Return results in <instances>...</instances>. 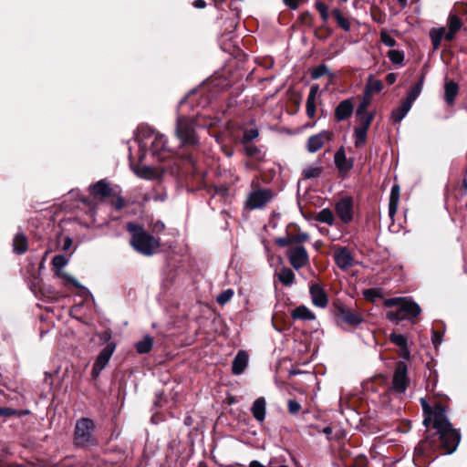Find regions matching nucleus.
I'll return each mask as SVG.
<instances>
[{
	"instance_id": "f257e3e1",
	"label": "nucleus",
	"mask_w": 467,
	"mask_h": 467,
	"mask_svg": "<svg viewBox=\"0 0 467 467\" xmlns=\"http://www.w3.org/2000/svg\"><path fill=\"white\" fill-rule=\"evenodd\" d=\"M420 403L426 415L423 423L428 428L431 422L435 432L427 435L415 447L414 461L419 466L423 465V462L420 461L421 457H429L431 453L438 450H443L444 454L452 453L457 449L461 441V434L449 421L444 407L437 405L432 410L424 399H420Z\"/></svg>"
},
{
	"instance_id": "f03ea898",
	"label": "nucleus",
	"mask_w": 467,
	"mask_h": 467,
	"mask_svg": "<svg viewBox=\"0 0 467 467\" xmlns=\"http://www.w3.org/2000/svg\"><path fill=\"white\" fill-rule=\"evenodd\" d=\"M217 122V119L202 115H197L196 118L179 115L176 119L175 134L182 145L194 146L199 143L196 127L212 128Z\"/></svg>"
},
{
	"instance_id": "7ed1b4c3",
	"label": "nucleus",
	"mask_w": 467,
	"mask_h": 467,
	"mask_svg": "<svg viewBox=\"0 0 467 467\" xmlns=\"http://www.w3.org/2000/svg\"><path fill=\"white\" fill-rule=\"evenodd\" d=\"M127 228L131 234L130 244L138 253L150 256L158 251L159 239L148 234L141 226L130 223Z\"/></svg>"
},
{
	"instance_id": "20e7f679",
	"label": "nucleus",
	"mask_w": 467,
	"mask_h": 467,
	"mask_svg": "<svg viewBox=\"0 0 467 467\" xmlns=\"http://www.w3.org/2000/svg\"><path fill=\"white\" fill-rule=\"evenodd\" d=\"M384 306L387 307H397V310L388 311L386 315L389 320L394 322L405 319L411 320L418 317L421 311L417 303L403 297L388 298L384 301Z\"/></svg>"
},
{
	"instance_id": "39448f33",
	"label": "nucleus",
	"mask_w": 467,
	"mask_h": 467,
	"mask_svg": "<svg viewBox=\"0 0 467 467\" xmlns=\"http://www.w3.org/2000/svg\"><path fill=\"white\" fill-rule=\"evenodd\" d=\"M143 147H149L150 153L156 159L162 161L171 155L164 135L152 132L142 140Z\"/></svg>"
},
{
	"instance_id": "423d86ee",
	"label": "nucleus",
	"mask_w": 467,
	"mask_h": 467,
	"mask_svg": "<svg viewBox=\"0 0 467 467\" xmlns=\"http://www.w3.org/2000/svg\"><path fill=\"white\" fill-rule=\"evenodd\" d=\"M94 422L90 419L82 418L76 423L75 442L78 446H88L93 442L92 431Z\"/></svg>"
},
{
	"instance_id": "0eeeda50",
	"label": "nucleus",
	"mask_w": 467,
	"mask_h": 467,
	"mask_svg": "<svg viewBox=\"0 0 467 467\" xmlns=\"http://www.w3.org/2000/svg\"><path fill=\"white\" fill-rule=\"evenodd\" d=\"M273 196L270 189H254L247 197L246 206L251 210L261 209L272 200Z\"/></svg>"
},
{
	"instance_id": "6e6552de",
	"label": "nucleus",
	"mask_w": 467,
	"mask_h": 467,
	"mask_svg": "<svg viewBox=\"0 0 467 467\" xmlns=\"http://www.w3.org/2000/svg\"><path fill=\"white\" fill-rule=\"evenodd\" d=\"M286 255L289 263L296 270L306 266L309 262L308 254L303 245L289 246Z\"/></svg>"
},
{
	"instance_id": "1a4fd4ad",
	"label": "nucleus",
	"mask_w": 467,
	"mask_h": 467,
	"mask_svg": "<svg viewBox=\"0 0 467 467\" xmlns=\"http://www.w3.org/2000/svg\"><path fill=\"white\" fill-rule=\"evenodd\" d=\"M408 367L404 362H398L392 379V390L403 394L408 387L409 379L407 377Z\"/></svg>"
},
{
	"instance_id": "9d476101",
	"label": "nucleus",
	"mask_w": 467,
	"mask_h": 467,
	"mask_svg": "<svg viewBox=\"0 0 467 467\" xmlns=\"http://www.w3.org/2000/svg\"><path fill=\"white\" fill-rule=\"evenodd\" d=\"M116 348V345L113 342L108 343L105 348L99 352L92 368L93 378H98L100 372L109 363L111 356L113 355Z\"/></svg>"
},
{
	"instance_id": "9b49d317",
	"label": "nucleus",
	"mask_w": 467,
	"mask_h": 467,
	"mask_svg": "<svg viewBox=\"0 0 467 467\" xmlns=\"http://www.w3.org/2000/svg\"><path fill=\"white\" fill-rule=\"evenodd\" d=\"M336 265L341 270H348L355 265V259L350 251L346 247H340L334 252Z\"/></svg>"
},
{
	"instance_id": "f8f14e48",
	"label": "nucleus",
	"mask_w": 467,
	"mask_h": 467,
	"mask_svg": "<svg viewBox=\"0 0 467 467\" xmlns=\"http://www.w3.org/2000/svg\"><path fill=\"white\" fill-rule=\"evenodd\" d=\"M352 199L349 197L342 198L336 204V211L338 217L345 223H349L353 217Z\"/></svg>"
},
{
	"instance_id": "ddd939ff",
	"label": "nucleus",
	"mask_w": 467,
	"mask_h": 467,
	"mask_svg": "<svg viewBox=\"0 0 467 467\" xmlns=\"http://www.w3.org/2000/svg\"><path fill=\"white\" fill-rule=\"evenodd\" d=\"M337 312L338 317L350 326H358L363 322L362 316L349 307L341 306L337 309Z\"/></svg>"
},
{
	"instance_id": "4468645a",
	"label": "nucleus",
	"mask_w": 467,
	"mask_h": 467,
	"mask_svg": "<svg viewBox=\"0 0 467 467\" xmlns=\"http://www.w3.org/2000/svg\"><path fill=\"white\" fill-rule=\"evenodd\" d=\"M330 140V133L328 131H322L318 134L311 136L306 144V148L310 152L319 150L326 141Z\"/></svg>"
},
{
	"instance_id": "2eb2a0df",
	"label": "nucleus",
	"mask_w": 467,
	"mask_h": 467,
	"mask_svg": "<svg viewBox=\"0 0 467 467\" xmlns=\"http://www.w3.org/2000/svg\"><path fill=\"white\" fill-rule=\"evenodd\" d=\"M354 110V104L351 99L341 101L335 109V118L342 121L349 118Z\"/></svg>"
},
{
	"instance_id": "dca6fc26",
	"label": "nucleus",
	"mask_w": 467,
	"mask_h": 467,
	"mask_svg": "<svg viewBox=\"0 0 467 467\" xmlns=\"http://www.w3.org/2000/svg\"><path fill=\"white\" fill-rule=\"evenodd\" d=\"M312 302L315 306L318 307H326L327 305V296L325 293L324 289L317 284H314L310 286L309 289Z\"/></svg>"
},
{
	"instance_id": "f3484780",
	"label": "nucleus",
	"mask_w": 467,
	"mask_h": 467,
	"mask_svg": "<svg viewBox=\"0 0 467 467\" xmlns=\"http://www.w3.org/2000/svg\"><path fill=\"white\" fill-rule=\"evenodd\" d=\"M131 169L138 177L145 180L156 179L161 174L159 170L147 165H131Z\"/></svg>"
},
{
	"instance_id": "a211bd4d",
	"label": "nucleus",
	"mask_w": 467,
	"mask_h": 467,
	"mask_svg": "<svg viewBox=\"0 0 467 467\" xmlns=\"http://www.w3.org/2000/svg\"><path fill=\"white\" fill-rule=\"evenodd\" d=\"M248 360H249L248 354L244 350H240L233 361V366H232L233 374H234V375L242 374L248 365Z\"/></svg>"
},
{
	"instance_id": "6ab92c4d",
	"label": "nucleus",
	"mask_w": 467,
	"mask_h": 467,
	"mask_svg": "<svg viewBox=\"0 0 467 467\" xmlns=\"http://www.w3.org/2000/svg\"><path fill=\"white\" fill-rule=\"evenodd\" d=\"M254 418L259 422H263L265 419L266 402L265 398L260 397L254 401L251 409Z\"/></svg>"
},
{
	"instance_id": "aec40b11",
	"label": "nucleus",
	"mask_w": 467,
	"mask_h": 467,
	"mask_svg": "<svg viewBox=\"0 0 467 467\" xmlns=\"http://www.w3.org/2000/svg\"><path fill=\"white\" fill-rule=\"evenodd\" d=\"M334 160L335 164L340 172H347L353 166L352 161L347 159L343 149H340L336 152Z\"/></svg>"
},
{
	"instance_id": "412c9836",
	"label": "nucleus",
	"mask_w": 467,
	"mask_h": 467,
	"mask_svg": "<svg viewBox=\"0 0 467 467\" xmlns=\"http://www.w3.org/2000/svg\"><path fill=\"white\" fill-rule=\"evenodd\" d=\"M400 191V186L398 184L392 185L389 202V214L391 218L394 217L398 210Z\"/></svg>"
},
{
	"instance_id": "4be33fe9",
	"label": "nucleus",
	"mask_w": 467,
	"mask_h": 467,
	"mask_svg": "<svg viewBox=\"0 0 467 467\" xmlns=\"http://www.w3.org/2000/svg\"><path fill=\"white\" fill-rule=\"evenodd\" d=\"M459 86L456 82L451 80L445 84L444 87V99L448 105H452L458 94Z\"/></svg>"
},
{
	"instance_id": "5701e85b",
	"label": "nucleus",
	"mask_w": 467,
	"mask_h": 467,
	"mask_svg": "<svg viewBox=\"0 0 467 467\" xmlns=\"http://www.w3.org/2000/svg\"><path fill=\"white\" fill-rule=\"evenodd\" d=\"M411 105L407 101H403L400 106L394 109L391 113V118L395 123L400 122L404 117L408 114Z\"/></svg>"
},
{
	"instance_id": "b1692460",
	"label": "nucleus",
	"mask_w": 467,
	"mask_h": 467,
	"mask_svg": "<svg viewBox=\"0 0 467 467\" xmlns=\"http://www.w3.org/2000/svg\"><path fill=\"white\" fill-rule=\"evenodd\" d=\"M153 347V338L146 335L143 338L135 344L136 350L139 354L149 353Z\"/></svg>"
},
{
	"instance_id": "393cba45",
	"label": "nucleus",
	"mask_w": 467,
	"mask_h": 467,
	"mask_svg": "<svg viewBox=\"0 0 467 467\" xmlns=\"http://www.w3.org/2000/svg\"><path fill=\"white\" fill-rule=\"evenodd\" d=\"M13 246L16 254H24L27 250V239L24 234L18 233L16 234Z\"/></svg>"
},
{
	"instance_id": "a878e982",
	"label": "nucleus",
	"mask_w": 467,
	"mask_h": 467,
	"mask_svg": "<svg viewBox=\"0 0 467 467\" xmlns=\"http://www.w3.org/2000/svg\"><path fill=\"white\" fill-rule=\"evenodd\" d=\"M292 317L294 319H301V320L315 319V315L305 306H300L295 308L292 312Z\"/></svg>"
},
{
	"instance_id": "bb28decb",
	"label": "nucleus",
	"mask_w": 467,
	"mask_h": 467,
	"mask_svg": "<svg viewBox=\"0 0 467 467\" xmlns=\"http://www.w3.org/2000/svg\"><path fill=\"white\" fill-rule=\"evenodd\" d=\"M277 276L279 281L286 286L291 285L295 281V274L288 267H283Z\"/></svg>"
},
{
	"instance_id": "cd10ccee",
	"label": "nucleus",
	"mask_w": 467,
	"mask_h": 467,
	"mask_svg": "<svg viewBox=\"0 0 467 467\" xmlns=\"http://www.w3.org/2000/svg\"><path fill=\"white\" fill-rule=\"evenodd\" d=\"M90 190H91L92 194L99 195V196H107L109 194V192H110L109 184L103 180L91 185Z\"/></svg>"
},
{
	"instance_id": "c85d7f7f",
	"label": "nucleus",
	"mask_w": 467,
	"mask_h": 467,
	"mask_svg": "<svg viewBox=\"0 0 467 467\" xmlns=\"http://www.w3.org/2000/svg\"><path fill=\"white\" fill-rule=\"evenodd\" d=\"M368 129L356 127L354 130V144L357 148L362 147L367 141Z\"/></svg>"
},
{
	"instance_id": "c756f323",
	"label": "nucleus",
	"mask_w": 467,
	"mask_h": 467,
	"mask_svg": "<svg viewBox=\"0 0 467 467\" xmlns=\"http://www.w3.org/2000/svg\"><path fill=\"white\" fill-rule=\"evenodd\" d=\"M444 33H445V29L443 27L433 28L431 30L430 37L431 39L432 46H433L434 49L439 48V47L441 45V41L444 36Z\"/></svg>"
},
{
	"instance_id": "7c9ffc66",
	"label": "nucleus",
	"mask_w": 467,
	"mask_h": 467,
	"mask_svg": "<svg viewBox=\"0 0 467 467\" xmlns=\"http://www.w3.org/2000/svg\"><path fill=\"white\" fill-rule=\"evenodd\" d=\"M422 84L423 80L420 79L419 82H417L411 90L408 93L407 98L405 101L409 102L412 106L413 102L417 99V98L420 96L421 90H422Z\"/></svg>"
},
{
	"instance_id": "2f4dec72",
	"label": "nucleus",
	"mask_w": 467,
	"mask_h": 467,
	"mask_svg": "<svg viewBox=\"0 0 467 467\" xmlns=\"http://www.w3.org/2000/svg\"><path fill=\"white\" fill-rule=\"evenodd\" d=\"M317 220L320 223L332 225L334 223V214L331 210L323 209L318 213Z\"/></svg>"
},
{
	"instance_id": "473e14b6",
	"label": "nucleus",
	"mask_w": 467,
	"mask_h": 467,
	"mask_svg": "<svg viewBox=\"0 0 467 467\" xmlns=\"http://www.w3.org/2000/svg\"><path fill=\"white\" fill-rule=\"evenodd\" d=\"M383 88L382 82L379 79H376L372 77H369L367 86L366 92L367 93H376L381 91Z\"/></svg>"
},
{
	"instance_id": "72a5a7b5",
	"label": "nucleus",
	"mask_w": 467,
	"mask_h": 467,
	"mask_svg": "<svg viewBox=\"0 0 467 467\" xmlns=\"http://www.w3.org/2000/svg\"><path fill=\"white\" fill-rule=\"evenodd\" d=\"M404 52L398 49H390L388 52V57L389 60L396 65H401L404 61Z\"/></svg>"
},
{
	"instance_id": "f704fd0d",
	"label": "nucleus",
	"mask_w": 467,
	"mask_h": 467,
	"mask_svg": "<svg viewBox=\"0 0 467 467\" xmlns=\"http://www.w3.org/2000/svg\"><path fill=\"white\" fill-rule=\"evenodd\" d=\"M322 168L317 166H307L303 171V175L306 179H313L320 176Z\"/></svg>"
},
{
	"instance_id": "c9c22d12",
	"label": "nucleus",
	"mask_w": 467,
	"mask_h": 467,
	"mask_svg": "<svg viewBox=\"0 0 467 467\" xmlns=\"http://www.w3.org/2000/svg\"><path fill=\"white\" fill-rule=\"evenodd\" d=\"M334 16H335V18L337 22V25L342 28L344 29L345 31H349L350 30V23L349 21L344 17L340 12L338 10H335L334 11Z\"/></svg>"
},
{
	"instance_id": "e433bc0d",
	"label": "nucleus",
	"mask_w": 467,
	"mask_h": 467,
	"mask_svg": "<svg viewBox=\"0 0 467 467\" xmlns=\"http://www.w3.org/2000/svg\"><path fill=\"white\" fill-rule=\"evenodd\" d=\"M55 274L57 277L64 279L67 283L72 284L75 287H80V285L78 282V280L71 276L70 275H68L67 273H66L65 271H63V269L56 271Z\"/></svg>"
},
{
	"instance_id": "4c0bfd02",
	"label": "nucleus",
	"mask_w": 467,
	"mask_h": 467,
	"mask_svg": "<svg viewBox=\"0 0 467 467\" xmlns=\"http://www.w3.org/2000/svg\"><path fill=\"white\" fill-rule=\"evenodd\" d=\"M234 290L226 289L217 296L216 301L220 305H225L234 296Z\"/></svg>"
},
{
	"instance_id": "58836bf2",
	"label": "nucleus",
	"mask_w": 467,
	"mask_h": 467,
	"mask_svg": "<svg viewBox=\"0 0 467 467\" xmlns=\"http://www.w3.org/2000/svg\"><path fill=\"white\" fill-rule=\"evenodd\" d=\"M357 119H358V126L359 128H365V129H368L369 128L370 124H371V121L373 119V115L371 113L369 114H362V115H359V116H357Z\"/></svg>"
},
{
	"instance_id": "ea45409f",
	"label": "nucleus",
	"mask_w": 467,
	"mask_h": 467,
	"mask_svg": "<svg viewBox=\"0 0 467 467\" xmlns=\"http://www.w3.org/2000/svg\"><path fill=\"white\" fill-rule=\"evenodd\" d=\"M319 92V86L315 84L310 87V91L307 96L306 105H317V98Z\"/></svg>"
},
{
	"instance_id": "a19ab883",
	"label": "nucleus",
	"mask_w": 467,
	"mask_h": 467,
	"mask_svg": "<svg viewBox=\"0 0 467 467\" xmlns=\"http://www.w3.org/2000/svg\"><path fill=\"white\" fill-rule=\"evenodd\" d=\"M389 340L391 343L395 344L400 348H404L407 346V338L400 334L391 333L389 335Z\"/></svg>"
},
{
	"instance_id": "79ce46f5",
	"label": "nucleus",
	"mask_w": 467,
	"mask_h": 467,
	"mask_svg": "<svg viewBox=\"0 0 467 467\" xmlns=\"http://www.w3.org/2000/svg\"><path fill=\"white\" fill-rule=\"evenodd\" d=\"M448 27L451 31H457L462 27V22L456 15H451L449 17Z\"/></svg>"
},
{
	"instance_id": "37998d69",
	"label": "nucleus",
	"mask_w": 467,
	"mask_h": 467,
	"mask_svg": "<svg viewBox=\"0 0 467 467\" xmlns=\"http://www.w3.org/2000/svg\"><path fill=\"white\" fill-rule=\"evenodd\" d=\"M67 264V259L63 254L56 255L52 260V265L56 268V271L63 269L65 265Z\"/></svg>"
},
{
	"instance_id": "c03bdc74",
	"label": "nucleus",
	"mask_w": 467,
	"mask_h": 467,
	"mask_svg": "<svg viewBox=\"0 0 467 467\" xmlns=\"http://www.w3.org/2000/svg\"><path fill=\"white\" fill-rule=\"evenodd\" d=\"M328 73V68L326 65L322 64L318 67H315L311 72V78L313 79H317L321 78L322 76Z\"/></svg>"
},
{
	"instance_id": "a18cd8bd",
	"label": "nucleus",
	"mask_w": 467,
	"mask_h": 467,
	"mask_svg": "<svg viewBox=\"0 0 467 467\" xmlns=\"http://www.w3.org/2000/svg\"><path fill=\"white\" fill-rule=\"evenodd\" d=\"M380 41L387 47H394L396 40L386 31H381Z\"/></svg>"
},
{
	"instance_id": "49530a36",
	"label": "nucleus",
	"mask_w": 467,
	"mask_h": 467,
	"mask_svg": "<svg viewBox=\"0 0 467 467\" xmlns=\"http://www.w3.org/2000/svg\"><path fill=\"white\" fill-rule=\"evenodd\" d=\"M291 237L293 245H302L303 243L306 242L309 239V235L306 233H299Z\"/></svg>"
},
{
	"instance_id": "de8ad7c7",
	"label": "nucleus",
	"mask_w": 467,
	"mask_h": 467,
	"mask_svg": "<svg viewBox=\"0 0 467 467\" xmlns=\"http://www.w3.org/2000/svg\"><path fill=\"white\" fill-rule=\"evenodd\" d=\"M259 133L258 130L255 129L246 130L244 133L243 137V142L247 143L251 140L256 139L258 137Z\"/></svg>"
},
{
	"instance_id": "09e8293b",
	"label": "nucleus",
	"mask_w": 467,
	"mask_h": 467,
	"mask_svg": "<svg viewBox=\"0 0 467 467\" xmlns=\"http://www.w3.org/2000/svg\"><path fill=\"white\" fill-rule=\"evenodd\" d=\"M316 8L319 12L321 17L323 20L327 21L328 19V8L326 4L322 2H317L316 3Z\"/></svg>"
},
{
	"instance_id": "8fccbe9b",
	"label": "nucleus",
	"mask_w": 467,
	"mask_h": 467,
	"mask_svg": "<svg viewBox=\"0 0 467 467\" xmlns=\"http://www.w3.org/2000/svg\"><path fill=\"white\" fill-rule=\"evenodd\" d=\"M287 406L288 411L293 415L298 413L301 409V405L299 404V402H297L295 400H289L287 402Z\"/></svg>"
},
{
	"instance_id": "3c124183",
	"label": "nucleus",
	"mask_w": 467,
	"mask_h": 467,
	"mask_svg": "<svg viewBox=\"0 0 467 467\" xmlns=\"http://www.w3.org/2000/svg\"><path fill=\"white\" fill-rule=\"evenodd\" d=\"M368 102L366 99L361 101L357 109L356 116H359L362 114H369L370 112L368 111Z\"/></svg>"
},
{
	"instance_id": "603ef678",
	"label": "nucleus",
	"mask_w": 467,
	"mask_h": 467,
	"mask_svg": "<svg viewBox=\"0 0 467 467\" xmlns=\"http://www.w3.org/2000/svg\"><path fill=\"white\" fill-rule=\"evenodd\" d=\"M16 414V410L10 408H2L0 407V416L5 418H9Z\"/></svg>"
},
{
	"instance_id": "864d4df0",
	"label": "nucleus",
	"mask_w": 467,
	"mask_h": 467,
	"mask_svg": "<svg viewBox=\"0 0 467 467\" xmlns=\"http://www.w3.org/2000/svg\"><path fill=\"white\" fill-rule=\"evenodd\" d=\"M275 243L279 245V246H287V245H293V243H292V237L291 236H287V237H281V238H278Z\"/></svg>"
},
{
	"instance_id": "5fc2aeb1",
	"label": "nucleus",
	"mask_w": 467,
	"mask_h": 467,
	"mask_svg": "<svg viewBox=\"0 0 467 467\" xmlns=\"http://www.w3.org/2000/svg\"><path fill=\"white\" fill-rule=\"evenodd\" d=\"M303 0H284V3L291 9H296Z\"/></svg>"
},
{
	"instance_id": "6e6d98bb",
	"label": "nucleus",
	"mask_w": 467,
	"mask_h": 467,
	"mask_svg": "<svg viewBox=\"0 0 467 467\" xmlns=\"http://www.w3.org/2000/svg\"><path fill=\"white\" fill-rule=\"evenodd\" d=\"M317 105H306V114L309 118H314L316 115Z\"/></svg>"
},
{
	"instance_id": "4d7b16f0",
	"label": "nucleus",
	"mask_w": 467,
	"mask_h": 467,
	"mask_svg": "<svg viewBox=\"0 0 467 467\" xmlns=\"http://www.w3.org/2000/svg\"><path fill=\"white\" fill-rule=\"evenodd\" d=\"M400 356L405 359H409L410 358V352L407 346H405L404 348H400Z\"/></svg>"
},
{
	"instance_id": "13d9d810",
	"label": "nucleus",
	"mask_w": 467,
	"mask_h": 467,
	"mask_svg": "<svg viewBox=\"0 0 467 467\" xmlns=\"http://www.w3.org/2000/svg\"><path fill=\"white\" fill-rule=\"evenodd\" d=\"M396 75L394 73H389L386 76V81L389 85H392L396 81Z\"/></svg>"
},
{
	"instance_id": "bf43d9fd",
	"label": "nucleus",
	"mask_w": 467,
	"mask_h": 467,
	"mask_svg": "<svg viewBox=\"0 0 467 467\" xmlns=\"http://www.w3.org/2000/svg\"><path fill=\"white\" fill-rule=\"evenodd\" d=\"M193 6L195 8L202 9V8H204L206 6V3H205L204 0H195L193 2Z\"/></svg>"
},
{
	"instance_id": "052dcab7",
	"label": "nucleus",
	"mask_w": 467,
	"mask_h": 467,
	"mask_svg": "<svg viewBox=\"0 0 467 467\" xmlns=\"http://www.w3.org/2000/svg\"><path fill=\"white\" fill-rule=\"evenodd\" d=\"M245 151H246L247 155L253 156L257 151V148L254 146L249 145V146H246Z\"/></svg>"
},
{
	"instance_id": "680f3d73",
	"label": "nucleus",
	"mask_w": 467,
	"mask_h": 467,
	"mask_svg": "<svg viewBox=\"0 0 467 467\" xmlns=\"http://www.w3.org/2000/svg\"><path fill=\"white\" fill-rule=\"evenodd\" d=\"M456 32L454 31H451L450 29L448 30V32L445 34L444 33V36L443 37H445L446 40L448 41H451L453 39L454 36H455Z\"/></svg>"
},
{
	"instance_id": "e2e57ef3",
	"label": "nucleus",
	"mask_w": 467,
	"mask_h": 467,
	"mask_svg": "<svg viewBox=\"0 0 467 467\" xmlns=\"http://www.w3.org/2000/svg\"><path fill=\"white\" fill-rule=\"evenodd\" d=\"M153 229H154V231H157V232L162 231L164 229V223L161 222H157L154 224Z\"/></svg>"
},
{
	"instance_id": "0e129e2a",
	"label": "nucleus",
	"mask_w": 467,
	"mask_h": 467,
	"mask_svg": "<svg viewBox=\"0 0 467 467\" xmlns=\"http://www.w3.org/2000/svg\"><path fill=\"white\" fill-rule=\"evenodd\" d=\"M432 340H433V344L435 346H437L438 344L441 343V336L438 333L434 332Z\"/></svg>"
},
{
	"instance_id": "69168bd1",
	"label": "nucleus",
	"mask_w": 467,
	"mask_h": 467,
	"mask_svg": "<svg viewBox=\"0 0 467 467\" xmlns=\"http://www.w3.org/2000/svg\"><path fill=\"white\" fill-rule=\"evenodd\" d=\"M377 291L369 289L364 292V295L366 297H372L374 295H376Z\"/></svg>"
},
{
	"instance_id": "338daca9",
	"label": "nucleus",
	"mask_w": 467,
	"mask_h": 467,
	"mask_svg": "<svg viewBox=\"0 0 467 467\" xmlns=\"http://www.w3.org/2000/svg\"><path fill=\"white\" fill-rule=\"evenodd\" d=\"M249 467H265V465H263L261 462H259L258 461H252L249 464Z\"/></svg>"
},
{
	"instance_id": "774afa93",
	"label": "nucleus",
	"mask_w": 467,
	"mask_h": 467,
	"mask_svg": "<svg viewBox=\"0 0 467 467\" xmlns=\"http://www.w3.org/2000/svg\"><path fill=\"white\" fill-rule=\"evenodd\" d=\"M71 239L67 238L64 244V250H67L71 246Z\"/></svg>"
}]
</instances>
